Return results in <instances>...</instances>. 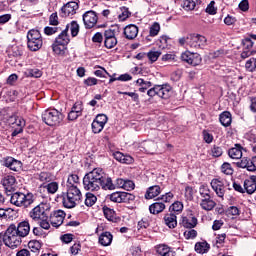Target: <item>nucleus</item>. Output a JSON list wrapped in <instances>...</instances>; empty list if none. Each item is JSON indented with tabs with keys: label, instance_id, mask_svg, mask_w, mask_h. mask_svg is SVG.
<instances>
[{
	"label": "nucleus",
	"instance_id": "nucleus-1",
	"mask_svg": "<svg viewBox=\"0 0 256 256\" xmlns=\"http://www.w3.org/2000/svg\"><path fill=\"white\" fill-rule=\"evenodd\" d=\"M83 185L85 191H99L101 188L104 189V191L115 190L113 180L111 177H107L101 168H95L85 174L83 178Z\"/></svg>",
	"mask_w": 256,
	"mask_h": 256
},
{
	"label": "nucleus",
	"instance_id": "nucleus-2",
	"mask_svg": "<svg viewBox=\"0 0 256 256\" xmlns=\"http://www.w3.org/2000/svg\"><path fill=\"white\" fill-rule=\"evenodd\" d=\"M67 191L62 193V204L66 209H74L81 199H83V194L79 188H66Z\"/></svg>",
	"mask_w": 256,
	"mask_h": 256
},
{
	"label": "nucleus",
	"instance_id": "nucleus-3",
	"mask_svg": "<svg viewBox=\"0 0 256 256\" xmlns=\"http://www.w3.org/2000/svg\"><path fill=\"white\" fill-rule=\"evenodd\" d=\"M2 239L4 245L10 249H17L21 245V238L17 233V226L15 224H11L6 229Z\"/></svg>",
	"mask_w": 256,
	"mask_h": 256
},
{
	"label": "nucleus",
	"instance_id": "nucleus-4",
	"mask_svg": "<svg viewBox=\"0 0 256 256\" xmlns=\"http://www.w3.org/2000/svg\"><path fill=\"white\" fill-rule=\"evenodd\" d=\"M64 116L59 110L47 109L42 113V121L49 127H57L63 123Z\"/></svg>",
	"mask_w": 256,
	"mask_h": 256
},
{
	"label": "nucleus",
	"instance_id": "nucleus-5",
	"mask_svg": "<svg viewBox=\"0 0 256 256\" xmlns=\"http://www.w3.org/2000/svg\"><path fill=\"white\" fill-rule=\"evenodd\" d=\"M27 46L30 51H39L43 47V37L39 30L32 29L27 33Z\"/></svg>",
	"mask_w": 256,
	"mask_h": 256
},
{
	"label": "nucleus",
	"instance_id": "nucleus-6",
	"mask_svg": "<svg viewBox=\"0 0 256 256\" xmlns=\"http://www.w3.org/2000/svg\"><path fill=\"white\" fill-rule=\"evenodd\" d=\"M10 203L16 207H29L33 203V194L16 192L11 195Z\"/></svg>",
	"mask_w": 256,
	"mask_h": 256
},
{
	"label": "nucleus",
	"instance_id": "nucleus-7",
	"mask_svg": "<svg viewBox=\"0 0 256 256\" xmlns=\"http://www.w3.org/2000/svg\"><path fill=\"white\" fill-rule=\"evenodd\" d=\"M51 207L48 203H40L34 207L29 215L33 221H41V219H49V210Z\"/></svg>",
	"mask_w": 256,
	"mask_h": 256
},
{
	"label": "nucleus",
	"instance_id": "nucleus-8",
	"mask_svg": "<svg viewBox=\"0 0 256 256\" xmlns=\"http://www.w3.org/2000/svg\"><path fill=\"white\" fill-rule=\"evenodd\" d=\"M207 46V38L201 34H190L188 36V47L190 49H203Z\"/></svg>",
	"mask_w": 256,
	"mask_h": 256
},
{
	"label": "nucleus",
	"instance_id": "nucleus-9",
	"mask_svg": "<svg viewBox=\"0 0 256 256\" xmlns=\"http://www.w3.org/2000/svg\"><path fill=\"white\" fill-rule=\"evenodd\" d=\"M181 61L183 63H187L188 65H192V67H197V65H201V55L199 53H193L189 50H186L181 54Z\"/></svg>",
	"mask_w": 256,
	"mask_h": 256
},
{
	"label": "nucleus",
	"instance_id": "nucleus-10",
	"mask_svg": "<svg viewBox=\"0 0 256 256\" xmlns=\"http://www.w3.org/2000/svg\"><path fill=\"white\" fill-rule=\"evenodd\" d=\"M82 19L85 29H93L97 25V21H99V16H97V12L89 10L82 15Z\"/></svg>",
	"mask_w": 256,
	"mask_h": 256
},
{
	"label": "nucleus",
	"instance_id": "nucleus-11",
	"mask_svg": "<svg viewBox=\"0 0 256 256\" xmlns=\"http://www.w3.org/2000/svg\"><path fill=\"white\" fill-rule=\"evenodd\" d=\"M109 199L113 203H129V201L135 200V195L129 192H113Z\"/></svg>",
	"mask_w": 256,
	"mask_h": 256
},
{
	"label": "nucleus",
	"instance_id": "nucleus-12",
	"mask_svg": "<svg viewBox=\"0 0 256 256\" xmlns=\"http://www.w3.org/2000/svg\"><path fill=\"white\" fill-rule=\"evenodd\" d=\"M107 121H109V118L107 117V115L98 114L91 124L92 132L95 134L101 133V131L105 129V125H107Z\"/></svg>",
	"mask_w": 256,
	"mask_h": 256
},
{
	"label": "nucleus",
	"instance_id": "nucleus-13",
	"mask_svg": "<svg viewBox=\"0 0 256 256\" xmlns=\"http://www.w3.org/2000/svg\"><path fill=\"white\" fill-rule=\"evenodd\" d=\"M77 9H79V4L75 1H71L66 3L60 10L61 17H72L77 13Z\"/></svg>",
	"mask_w": 256,
	"mask_h": 256
},
{
	"label": "nucleus",
	"instance_id": "nucleus-14",
	"mask_svg": "<svg viewBox=\"0 0 256 256\" xmlns=\"http://www.w3.org/2000/svg\"><path fill=\"white\" fill-rule=\"evenodd\" d=\"M1 184L4 187L6 193H13V191L17 189V179H15V176H4L1 180Z\"/></svg>",
	"mask_w": 256,
	"mask_h": 256
},
{
	"label": "nucleus",
	"instance_id": "nucleus-15",
	"mask_svg": "<svg viewBox=\"0 0 256 256\" xmlns=\"http://www.w3.org/2000/svg\"><path fill=\"white\" fill-rule=\"evenodd\" d=\"M210 185L213 191L216 193L217 197L223 199L225 197V182L220 179H212Z\"/></svg>",
	"mask_w": 256,
	"mask_h": 256
},
{
	"label": "nucleus",
	"instance_id": "nucleus-16",
	"mask_svg": "<svg viewBox=\"0 0 256 256\" xmlns=\"http://www.w3.org/2000/svg\"><path fill=\"white\" fill-rule=\"evenodd\" d=\"M65 212L63 210H56L50 216V223L52 227H61L65 221Z\"/></svg>",
	"mask_w": 256,
	"mask_h": 256
},
{
	"label": "nucleus",
	"instance_id": "nucleus-17",
	"mask_svg": "<svg viewBox=\"0 0 256 256\" xmlns=\"http://www.w3.org/2000/svg\"><path fill=\"white\" fill-rule=\"evenodd\" d=\"M4 167H7L11 171H21V167H23V163L13 157H7L3 160Z\"/></svg>",
	"mask_w": 256,
	"mask_h": 256
},
{
	"label": "nucleus",
	"instance_id": "nucleus-18",
	"mask_svg": "<svg viewBox=\"0 0 256 256\" xmlns=\"http://www.w3.org/2000/svg\"><path fill=\"white\" fill-rule=\"evenodd\" d=\"M256 156H253L251 159L243 158L240 162L237 163L238 167L241 169H247L251 173L256 171Z\"/></svg>",
	"mask_w": 256,
	"mask_h": 256
},
{
	"label": "nucleus",
	"instance_id": "nucleus-19",
	"mask_svg": "<svg viewBox=\"0 0 256 256\" xmlns=\"http://www.w3.org/2000/svg\"><path fill=\"white\" fill-rule=\"evenodd\" d=\"M71 39L69 38V26H66L64 30L56 37L55 43L57 45H61L62 47H67L69 45Z\"/></svg>",
	"mask_w": 256,
	"mask_h": 256
},
{
	"label": "nucleus",
	"instance_id": "nucleus-20",
	"mask_svg": "<svg viewBox=\"0 0 256 256\" xmlns=\"http://www.w3.org/2000/svg\"><path fill=\"white\" fill-rule=\"evenodd\" d=\"M244 193L248 195H253L256 191V176H251L249 179H246L243 184Z\"/></svg>",
	"mask_w": 256,
	"mask_h": 256
},
{
	"label": "nucleus",
	"instance_id": "nucleus-21",
	"mask_svg": "<svg viewBox=\"0 0 256 256\" xmlns=\"http://www.w3.org/2000/svg\"><path fill=\"white\" fill-rule=\"evenodd\" d=\"M124 35L126 39L133 41L139 35V27L135 24H130L124 28Z\"/></svg>",
	"mask_w": 256,
	"mask_h": 256
},
{
	"label": "nucleus",
	"instance_id": "nucleus-22",
	"mask_svg": "<svg viewBox=\"0 0 256 256\" xmlns=\"http://www.w3.org/2000/svg\"><path fill=\"white\" fill-rule=\"evenodd\" d=\"M180 225L185 229H193L197 227V218L193 215L184 216L180 221Z\"/></svg>",
	"mask_w": 256,
	"mask_h": 256
},
{
	"label": "nucleus",
	"instance_id": "nucleus-23",
	"mask_svg": "<svg viewBox=\"0 0 256 256\" xmlns=\"http://www.w3.org/2000/svg\"><path fill=\"white\" fill-rule=\"evenodd\" d=\"M29 231H31V226L27 221L20 222L16 226V232L18 233L20 239L21 237H27L29 235Z\"/></svg>",
	"mask_w": 256,
	"mask_h": 256
},
{
	"label": "nucleus",
	"instance_id": "nucleus-24",
	"mask_svg": "<svg viewBox=\"0 0 256 256\" xmlns=\"http://www.w3.org/2000/svg\"><path fill=\"white\" fill-rule=\"evenodd\" d=\"M230 159H241L243 157V146L236 144L234 148L228 150Z\"/></svg>",
	"mask_w": 256,
	"mask_h": 256
},
{
	"label": "nucleus",
	"instance_id": "nucleus-25",
	"mask_svg": "<svg viewBox=\"0 0 256 256\" xmlns=\"http://www.w3.org/2000/svg\"><path fill=\"white\" fill-rule=\"evenodd\" d=\"M156 253L161 256H175V251L171 247L165 244H159L156 246Z\"/></svg>",
	"mask_w": 256,
	"mask_h": 256
},
{
	"label": "nucleus",
	"instance_id": "nucleus-26",
	"mask_svg": "<svg viewBox=\"0 0 256 256\" xmlns=\"http://www.w3.org/2000/svg\"><path fill=\"white\" fill-rule=\"evenodd\" d=\"M158 97L161 99H169L171 97V86L169 84L158 85Z\"/></svg>",
	"mask_w": 256,
	"mask_h": 256
},
{
	"label": "nucleus",
	"instance_id": "nucleus-27",
	"mask_svg": "<svg viewBox=\"0 0 256 256\" xmlns=\"http://www.w3.org/2000/svg\"><path fill=\"white\" fill-rule=\"evenodd\" d=\"M158 195H161V186H150L145 193V199H155Z\"/></svg>",
	"mask_w": 256,
	"mask_h": 256
},
{
	"label": "nucleus",
	"instance_id": "nucleus-28",
	"mask_svg": "<svg viewBox=\"0 0 256 256\" xmlns=\"http://www.w3.org/2000/svg\"><path fill=\"white\" fill-rule=\"evenodd\" d=\"M99 243L102 245V247H109L111 243H113V234L111 232H103L99 236Z\"/></svg>",
	"mask_w": 256,
	"mask_h": 256
},
{
	"label": "nucleus",
	"instance_id": "nucleus-29",
	"mask_svg": "<svg viewBox=\"0 0 256 256\" xmlns=\"http://www.w3.org/2000/svg\"><path fill=\"white\" fill-rule=\"evenodd\" d=\"M164 223L169 229H175L177 227V215L173 212L164 216Z\"/></svg>",
	"mask_w": 256,
	"mask_h": 256
},
{
	"label": "nucleus",
	"instance_id": "nucleus-30",
	"mask_svg": "<svg viewBox=\"0 0 256 256\" xmlns=\"http://www.w3.org/2000/svg\"><path fill=\"white\" fill-rule=\"evenodd\" d=\"M9 125H15L18 128L23 129L25 127V119L23 117L17 116V114H13L8 118Z\"/></svg>",
	"mask_w": 256,
	"mask_h": 256
},
{
	"label": "nucleus",
	"instance_id": "nucleus-31",
	"mask_svg": "<svg viewBox=\"0 0 256 256\" xmlns=\"http://www.w3.org/2000/svg\"><path fill=\"white\" fill-rule=\"evenodd\" d=\"M219 121L223 127H230L233 118L231 116V113L229 111H224L219 116Z\"/></svg>",
	"mask_w": 256,
	"mask_h": 256
},
{
	"label": "nucleus",
	"instance_id": "nucleus-32",
	"mask_svg": "<svg viewBox=\"0 0 256 256\" xmlns=\"http://www.w3.org/2000/svg\"><path fill=\"white\" fill-rule=\"evenodd\" d=\"M215 205H217V203H215V201H213V199L210 198H202L201 202H200V206L202 207V209L204 211H213V209H215Z\"/></svg>",
	"mask_w": 256,
	"mask_h": 256
},
{
	"label": "nucleus",
	"instance_id": "nucleus-33",
	"mask_svg": "<svg viewBox=\"0 0 256 256\" xmlns=\"http://www.w3.org/2000/svg\"><path fill=\"white\" fill-rule=\"evenodd\" d=\"M79 185V176L77 174H71L68 176L66 182V189H75Z\"/></svg>",
	"mask_w": 256,
	"mask_h": 256
},
{
	"label": "nucleus",
	"instance_id": "nucleus-34",
	"mask_svg": "<svg viewBox=\"0 0 256 256\" xmlns=\"http://www.w3.org/2000/svg\"><path fill=\"white\" fill-rule=\"evenodd\" d=\"M149 211L152 215H159L165 211V204L163 202H156L149 206Z\"/></svg>",
	"mask_w": 256,
	"mask_h": 256
},
{
	"label": "nucleus",
	"instance_id": "nucleus-35",
	"mask_svg": "<svg viewBox=\"0 0 256 256\" xmlns=\"http://www.w3.org/2000/svg\"><path fill=\"white\" fill-rule=\"evenodd\" d=\"M103 213H104V217L108 221H111L112 223H117V214L115 213V210H113L107 206H104Z\"/></svg>",
	"mask_w": 256,
	"mask_h": 256
},
{
	"label": "nucleus",
	"instance_id": "nucleus-36",
	"mask_svg": "<svg viewBox=\"0 0 256 256\" xmlns=\"http://www.w3.org/2000/svg\"><path fill=\"white\" fill-rule=\"evenodd\" d=\"M40 189H46L51 195H55L56 191H59V183L49 182L48 184H41Z\"/></svg>",
	"mask_w": 256,
	"mask_h": 256
},
{
	"label": "nucleus",
	"instance_id": "nucleus-37",
	"mask_svg": "<svg viewBox=\"0 0 256 256\" xmlns=\"http://www.w3.org/2000/svg\"><path fill=\"white\" fill-rule=\"evenodd\" d=\"M38 181H41L42 185H47L53 181V174L50 172H40L37 176Z\"/></svg>",
	"mask_w": 256,
	"mask_h": 256
},
{
	"label": "nucleus",
	"instance_id": "nucleus-38",
	"mask_svg": "<svg viewBox=\"0 0 256 256\" xmlns=\"http://www.w3.org/2000/svg\"><path fill=\"white\" fill-rule=\"evenodd\" d=\"M211 246L207 242H197L195 244L196 253H200L201 255L208 253Z\"/></svg>",
	"mask_w": 256,
	"mask_h": 256
},
{
	"label": "nucleus",
	"instance_id": "nucleus-39",
	"mask_svg": "<svg viewBox=\"0 0 256 256\" xmlns=\"http://www.w3.org/2000/svg\"><path fill=\"white\" fill-rule=\"evenodd\" d=\"M144 149H145L146 153L153 155V153H155V151H157V143H155V141H153V140L146 141L144 143Z\"/></svg>",
	"mask_w": 256,
	"mask_h": 256
},
{
	"label": "nucleus",
	"instance_id": "nucleus-40",
	"mask_svg": "<svg viewBox=\"0 0 256 256\" xmlns=\"http://www.w3.org/2000/svg\"><path fill=\"white\" fill-rule=\"evenodd\" d=\"M113 155H114V159H116V161H119V163L129 164L131 163V161H133V158H131V156H125L121 152H115Z\"/></svg>",
	"mask_w": 256,
	"mask_h": 256
},
{
	"label": "nucleus",
	"instance_id": "nucleus-41",
	"mask_svg": "<svg viewBox=\"0 0 256 256\" xmlns=\"http://www.w3.org/2000/svg\"><path fill=\"white\" fill-rule=\"evenodd\" d=\"M245 69L248 73H255L256 71V58H250L245 62Z\"/></svg>",
	"mask_w": 256,
	"mask_h": 256
},
{
	"label": "nucleus",
	"instance_id": "nucleus-42",
	"mask_svg": "<svg viewBox=\"0 0 256 256\" xmlns=\"http://www.w3.org/2000/svg\"><path fill=\"white\" fill-rule=\"evenodd\" d=\"M66 27H68V31L70 29L72 37L79 35V23H77V21H72L70 24H67Z\"/></svg>",
	"mask_w": 256,
	"mask_h": 256
},
{
	"label": "nucleus",
	"instance_id": "nucleus-43",
	"mask_svg": "<svg viewBox=\"0 0 256 256\" xmlns=\"http://www.w3.org/2000/svg\"><path fill=\"white\" fill-rule=\"evenodd\" d=\"M95 203H97V196H95L91 192L86 193V199H85L86 207H93Z\"/></svg>",
	"mask_w": 256,
	"mask_h": 256
},
{
	"label": "nucleus",
	"instance_id": "nucleus-44",
	"mask_svg": "<svg viewBox=\"0 0 256 256\" xmlns=\"http://www.w3.org/2000/svg\"><path fill=\"white\" fill-rule=\"evenodd\" d=\"M118 29L110 28L104 31V40L107 39H117Z\"/></svg>",
	"mask_w": 256,
	"mask_h": 256
},
{
	"label": "nucleus",
	"instance_id": "nucleus-45",
	"mask_svg": "<svg viewBox=\"0 0 256 256\" xmlns=\"http://www.w3.org/2000/svg\"><path fill=\"white\" fill-rule=\"evenodd\" d=\"M137 85H140L139 91L141 93H145V91H147V89H149V87H151V82L149 81H145L143 78H139L136 81Z\"/></svg>",
	"mask_w": 256,
	"mask_h": 256
},
{
	"label": "nucleus",
	"instance_id": "nucleus-46",
	"mask_svg": "<svg viewBox=\"0 0 256 256\" xmlns=\"http://www.w3.org/2000/svg\"><path fill=\"white\" fill-rule=\"evenodd\" d=\"M199 193H200L202 199L211 198V190L209 189V186H207V185L200 186Z\"/></svg>",
	"mask_w": 256,
	"mask_h": 256
},
{
	"label": "nucleus",
	"instance_id": "nucleus-47",
	"mask_svg": "<svg viewBox=\"0 0 256 256\" xmlns=\"http://www.w3.org/2000/svg\"><path fill=\"white\" fill-rule=\"evenodd\" d=\"M28 247L33 253H37L41 250L42 245L38 240H32L28 243Z\"/></svg>",
	"mask_w": 256,
	"mask_h": 256
},
{
	"label": "nucleus",
	"instance_id": "nucleus-48",
	"mask_svg": "<svg viewBox=\"0 0 256 256\" xmlns=\"http://www.w3.org/2000/svg\"><path fill=\"white\" fill-rule=\"evenodd\" d=\"M196 5H197V4H196L195 1H193V0H185V1L182 3L181 7H182V9H184L185 11H193V9H195Z\"/></svg>",
	"mask_w": 256,
	"mask_h": 256
},
{
	"label": "nucleus",
	"instance_id": "nucleus-49",
	"mask_svg": "<svg viewBox=\"0 0 256 256\" xmlns=\"http://www.w3.org/2000/svg\"><path fill=\"white\" fill-rule=\"evenodd\" d=\"M159 31H161V25L157 22L153 23L149 30L150 37H157V35H159Z\"/></svg>",
	"mask_w": 256,
	"mask_h": 256
},
{
	"label": "nucleus",
	"instance_id": "nucleus-50",
	"mask_svg": "<svg viewBox=\"0 0 256 256\" xmlns=\"http://www.w3.org/2000/svg\"><path fill=\"white\" fill-rule=\"evenodd\" d=\"M171 213H181L183 211V203L176 201L170 206Z\"/></svg>",
	"mask_w": 256,
	"mask_h": 256
},
{
	"label": "nucleus",
	"instance_id": "nucleus-51",
	"mask_svg": "<svg viewBox=\"0 0 256 256\" xmlns=\"http://www.w3.org/2000/svg\"><path fill=\"white\" fill-rule=\"evenodd\" d=\"M146 57H148V59H149V61H151V63H155V61H157V59H159V57H161V52L151 50L150 52H148L146 54Z\"/></svg>",
	"mask_w": 256,
	"mask_h": 256
},
{
	"label": "nucleus",
	"instance_id": "nucleus-52",
	"mask_svg": "<svg viewBox=\"0 0 256 256\" xmlns=\"http://www.w3.org/2000/svg\"><path fill=\"white\" fill-rule=\"evenodd\" d=\"M221 171L224 173V175H233V168L231 167V164L227 162L222 164Z\"/></svg>",
	"mask_w": 256,
	"mask_h": 256
},
{
	"label": "nucleus",
	"instance_id": "nucleus-53",
	"mask_svg": "<svg viewBox=\"0 0 256 256\" xmlns=\"http://www.w3.org/2000/svg\"><path fill=\"white\" fill-rule=\"evenodd\" d=\"M117 45V38H110L104 40V46L106 49H113Z\"/></svg>",
	"mask_w": 256,
	"mask_h": 256
},
{
	"label": "nucleus",
	"instance_id": "nucleus-54",
	"mask_svg": "<svg viewBox=\"0 0 256 256\" xmlns=\"http://www.w3.org/2000/svg\"><path fill=\"white\" fill-rule=\"evenodd\" d=\"M131 17V12H129V9L124 8L121 14L118 15L119 21H127Z\"/></svg>",
	"mask_w": 256,
	"mask_h": 256
},
{
	"label": "nucleus",
	"instance_id": "nucleus-55",
	"mask_svg": "<svg viewBox=\"0 0 256 256\" xmlns=\"http://www.w3.org/2000/svg\"><path fill=\"white\" fill-rule=\"evenodd\" d=\"M71 110L78 113L79 115H83V102H76Z\"/></svg>",
	"mask_w": 256,
	"mask_h": 256
},
{
	"label": "nucleus",
	"instance_id": "nucleus-56",
	"mask_svg": "<svg viewBox=\"0 0 256 256\" xmlns=\"http://www.w3.org/2000/svg\"><path fill=\"white\" fill-rule=\"evenodd\" d=\"M206 13H209V15H216L217 14V9L215 8V1H211L207 8H206Z\"/></svg>",
	"mask_w": 256,
	"mask_h": 256
},
{
	"label": "nucleus",
	"instance_id": "nucleus-57",
	"mask_svg": "<svg viewBox=\"0 0 256 256\" xmlns=\"http://www.w3.org/2000/svg\"><path fill=\"white\" fill-rule=\"evenodd\" d=\"M62 46L60 44H57L56 42L52 45V50L56 55H63L65 53V50L61 48Z\"/></svg>",
	"mask_w": 256,
	"mask_h": 256
},
{
	"label": "nucleus",
	"instance_id": "nucleus-58",
	"mask_svg": "<svg viewBox=\"0 0 256 256\" xmlns=\"http://www.w3.org/2000/svg\"><path fill=\"white\" fill-rule=\"evenodd\" d=\"M185 239H195L197 237V231L195 229L186 230L184 232Z\"/></svg>",
	"mask_w": 256,
	"mask_h": 256
},
{
	"label": "nucleus",
	"instance_id": "nucleus-59",
	"mask_svg": "<svg viewBox=\"0 0 256 256\" xmlns=\"http://www.w3.org/2000/svg\"><path fill=\"white\" fill-rule=\"evenodd\" d=\"M49 24L54 26L59 25V16L57 15V12H54L50 15Z\"/></svg>",
	"mask_w": 256,
	"mask_h": 256
},
{
	"label": "nucleus",
	"instance_id": "nucleus-60",
	"mask_svg": "<svg viewBox=\"0 0 256 256\" xmlns=\"http://www.w3.org/2000/svg\"><path fill=\"white\" fill-rule=\"evenodd\" d=\"M123 189L125 191H133L135 189V183L132 180H125Z\"/></svg>",
	"mask_w": 256,
	"mask_h": 256
},
{
	"label": "nucleus",
	"instance_id": "nucleus-61",
	"mask_svg": "<svg viewBox=\"0 0 256 256\" xmlns=\"http://www.w3.org/2000/svg\"><path fill=\"white\" fill-rule=\"evenodd\" d=\"M211 153L213 157H221L223 155V149L219 146L212 147Z\"/></svg>",
	"mask_w": 256,
	"mask_h": 256
},
{
	"label": "nucleus",
	"instance_id": "nucleus-62",
	"mask_svg": "<svg viewBox=\"0 0 256 256\" xmlns=\"http://www.w3.org/2000/svg\"><path fill=\"white\" fill-rule=\"evenodd\" d=\"M243 45H244V49L246 50H250L253 49V40H251V38H245L242 41Z\"/></svg>",
	"mask_w": 256,
	"mask_h": 256
},
{
	"label": "nucleus",
	"instance_id": "nucleus-63",
	"mask_svg": "<svg viewBox=\"0 0 256 256\" xmlns=\"http://www.w3.org/2000/svg\"><path fill=\"white\" fill-rule=\"evenodd\" d=\"M12 55L13 57H21V55H23V50L19 46H13Z\"/></svg>",
	"mask_w": 256,
	"mask_h": 256
},
{
	"label": "nucleus",
	"instance_id": "nucleus-64",
	"mask_svg": "<svg viewBox=\"0 0 256 256\" xmlns=\"http://www.w3.org/2000/svg\"><path fill=\"white\" fill-rule=\"evenodd\" d=\"M73 234H64L61 236L62 243L69 244L71 241H73Z\"/></svg>",
	"mask_w": 256,
	"mask_h": 256
}]
</instances>
